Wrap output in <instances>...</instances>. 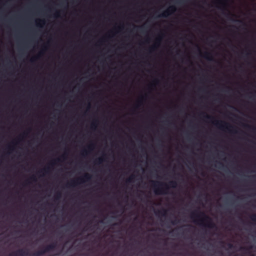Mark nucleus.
Instances as JSON below:
<instances>
[{
    "label": "nucleus",
    "mask_w": 256,
    "mask_h": 256,
    "mask_svg": "<svg viewBox=\"0 0 256 256\" xmlns=\"http://www.w3.org/2000/svg\"><path fill=\"white\" fill-rule=\"evenodd\" d=\"M128 122H129V125L130 124V119L129 118V121H128ZM130 130V129L129 128V130Z\"/></svg>",
    "instance_id": "nucleus-44"
},
{
    "label": "nucleus",
    "mask_w": 256,
    "mask_h": 256,
    "mask_svg": "<svg viewBox=\"0 0 256 256\" xmlns=\"http://www.w3.org/2000/svg\"><path fill=\"white\" fill-rule=\"evenodd\" d=\"M144 26H140L138 28V29L142 32H143Z\"/></svg>",
    "instance_id": "nucleus-26"
},
{
    "label": "nucleus",
    "mask_w": 256,
    "mask_h": 256,
    "mask_svg": "<svg viewBox=\"0 0 256 256\" xmlns=\"http://www.w3.org/2000/svg\"><path fill=\"white\" fill-rule=\"evenodd\" d=\"M180 222V220H177V219H176L174 220H172L171 222V223L173 224V225H175V224H178V223H179Z\"/></svg>",
    "instance_id": "nucleus-20"
},
{
    "label": "nucleus",
    "mask_w": 256,
    "mask_h": 256,
    "mask_svg": "<svg viewBox=\"0 0 256 256\" xmlns=\"http://www.w3.org/2000/svg\"><path fill=\"white\" fill-rule=\"evenodd\" d=\"M29 256V252L26 249L20 248L10 253L9 256Z\"/></svg>",
    "instance_id": "nucleus-6"
},
{
    "label": "nucleus",
    "mask_w": 256,
    "mask_h": 256,
    "mask_svg": "<svg viewBox=\"0 0 256 256\" xmlns=\"http://www.w3.org/2000/svg\"><path fill=\"white\" fill-rule=\"evenodd\" d=\"M124 64H128V0H124Z\"/></svg>",
    "instance_id": "nucleus-3"
},
{
    "label": "nucleus",
    "mask_w": 256,
    "mask_h": 256,
    "mask_svg": "<svg viewBox=\"0 0 256 256\" xmlns=\"http://www.w3.org/2000/svg\"><path fill=\"white\" fill-rule=\"evenodd\" d=\"M49 170H50V168L47 167V168H45L43 170H40V172H42V171H44L46 172H48Z\"/></svg>",
    "instance_id": "nucleus-23"
},
{
    "label": "nucleus",
    "mask_w": 256,
    "mask_h": 256,
    "mask_svg": "<svg viewBox=\"0 0 256 256\" xmlns=\"http://www.w3.org/2000/svg\"><path fill=\"white\" fill-rule=\"evenodd\" d=\"M60 160V158H58L56 160H54V162H56V161L59 162Z\"/></svg>",
    "instance_id": "nucleus-39"
},
{
    "label": "nucleus",
    "mask_w": 256,
    "mask_h": 256,
    "mask_svg": "<svg viewBox=\"0 0 256 256\" xmlns=\"http://www.w3.org/2000/svg\"><path fill=\"white\" fill-rule=\"evenodd\" d=\"M130 26V23L129 22V26ZM130 32V30L129 29V33ZM130 46V42H129V46ZM130 52H129V54ZM129 58H130V56H129ZM130 59V58H129ZM130 61V60H129V62ZM130 71V68H129V72ZM130 74H129V76ZM130 78L129 77V98H128V100H129V104H130ZM130 110V108H129V110ZM130 114L129 113V115Z\"/></svg>",
    "instance_id": "nucleus-13"
},
{
    "label": "nucleus",
    "mask_w": 256,
    "mask_h": 256,
    "mask_svg": "<svg viewBox=\"0 0 256 256\" xmlns=\"http://www.w3.org/2000/svg\"><path fill=\"white\" fill-rule=\"evenodd\" d=\"M38 22H39L37 23V26H41L40 24H44V20H38Z\"/></svg>",
    "instance_id": "nucleus-21"
},
{
    "label": "nucleus",
    "mask_w": 256,
    "mask_h": 256,
    "mask_svg": "<svg viewBox=\"0 0 256 256\" xmlns=\"http://www.w3.org/2000/svg\"><path fill=\"white\" fill-rule=\"evenodd\" d=\"M30 179L32 180L33 181H36V180L34 176H32L31 178H30Z\"/></svg>",
    "instance_id": "nucleus-27"
},
{
    "label": "nucleus",
    "mask_w": 256,
    "mask_h": 256,
    "mask_svg": "<svg viewBox=\"0 0 256 256\" xmlns=\"http://www.w3.org/2000/svg\"><path fill=\"white\" fill-rule=\"evenodd\" d=\"M238 22H242V21H240V20H238Z\"/></svg>",
    "instance_id": "nucleus-51"
},
{
    "label": "nucleus",
    "mask_w": 256,
    "mask_h": 256,
    "mask_svg": "<svg viewBox=\"0 0 256 256\" xmlns=\"http://www.w3.org/2000/svg\"><path fill=\"white\" fill-rule=\"evenodd\" d=\"M128 154H129V155L130 154V152L128 153Z\"/></svg>",
    "instance_id": "nucleus-53"
},
{
    "label": "nucleus",
    "mask_w": 256,
    "mask_h": 256,
    "mask_svg": "<svg viewBox=\"0 0 256 256\" xmlns=\"http://www.w3.org/2000/svg\"><path fill=\"white\" fill-rule=\"evenodd\" d=\"M147 96V95L146 94H144V95H142L138 101V104H137V106L138 107H139L142 105H143V103H144V100H146V98Z\"/></svg>",
    "instance_id": "nucleus-10"
},
{
    "label": "nucleus",
    "mask_w": 256,
    "mask_h": 256,
    "mask_svg": "<svg viewBox=\"0 0 256 256\" xmlns=\"http://www.w3.org/2000/svg\"><path fill=\"white\" fill-rule=\"evenodd\" d=\"M250 220L255 222H256V214H252L250 216Z\"/></svg>",
    "instance_id": "nucleus-18"
},
{
    "label": "nucleus",
    "mask_w": 256,
    "mask_h": 256,
    "mask_svg": "<svg viewBox=\"0 0 256 256\" xmlns=\"http://www.w3.org/2000/svg\"><path fill=\"white\" fill-rule=\"evenodd\" d=\"M128 14H129V15L130 14V12L128 13Z\"/></svg>",
    "instance_id": "nucleus-52"
},
{
    "label": "nucleus",
    "mask_w": 256,
    "mask_h": 256,
    "mask_svg": "<svg viewBox=\"0 0 256 256\" xmlns=\"http://www.w3.org/2000/svg\"><path fill=\"white\" fill-rule=\"evenodd\" d=\"M128 242L125 240V254L126 256L127 251L128 250Z\"/></svg>",
    "instance_id": "nucleus-17"
},
{
    "label": "nucleus",
    "mask_w": 256,
    "mask_h": 256,
    "mask_svg": "<svg viewBox=\"0 0 256 256\" xmlns=\"http://www.w3.org/2000/svg\"><path fill=\"white\" fill-rule=\"evenodd\" d=\"M176 10V8L174 6H170L166 10H165L159 16L162 18H166L170 14H172Z\"/></svg>",
    "instance_id": "nucleus-7"
},
{
    "label": "nucleus",
    "mask_w": 256,
    "mask_h": 256,
    "mask_svg": "<svg viewBox=\"0 0 256 256\" xmlns=\"http://www.w3.org/2000/svg\"><path fill=\"white\" fill-rule=\"evenodd\" d=\"M230 15V13L226 14V16H229Z\"/></svg>",
    "instance_id": "nucleus-43"
},
{
    "label": "nucleus",
    "mask_w": 256,
    "mask_h": 256,
    "mask_svg": "<svg viewBox=\"0 0 256 256\" xmlns=\"http://www.w3.org/2000/svg\"><path fill=\"white\" fill-rule=\"evenodd\" d=\"M104 40V38H102V40H100V42H102V40Z\"/></svg>",
    "instance_id": "nucleus-40"
},
{
    "label": "nucleus",
    "mask_w": 256,
    "mask_h": 256,
    "mask_svg": "<svg viewBox=\"0 0 256 256\" xmlns=\"http://www.w3.org/2000/svg\"><path fill=\"white\" fill-rule=\"evenodd\" d=\"M87 154V152L86 150H84L82 152V154Z\"/></svg>",
    "instance_id": "nucleus-31"
},
{
    "label": "nucleus",
    "mask_w": 256,
    "mask_h": 256,
    "mask_svg": "<svg viewBox=\"0 0 256 256\" xmlns=\"http://www.w3.org/2000/svg\"><path fill=\"white\" fill-rule=\"evenodd\" d=\"M8 148L9 149H10V146H8Z\"/></svg>",
    "instance_id": "nucleus-47"
},
{
    "label": "nucleus",
    "mask_w": 256,
    "mask_h": 256,
    "mask_svg": "<svg viewBox=\"0 0 256 256\" xmlns=\"http://www.w3.org/2000/svg\"><path fill=\"white\" fill-rule=\"evenodd\" d=\"M94 146V144H90V146H88V148L90 150H92Z\"/></svg>",
    "instance_id": "nucleus-25"
},
{
    "label": "nucleus",
    "mask_w": 256,
    "mask_h": 256,
    "mask_svg": "<svg viewBox=\"0 0 256 256\" xmlns=\"http://www.w3.org/2000/svg\"><path fill=\"white\" fill-rule=\"evenodd\" d=\"M157 48V46H156V44H154L152 46H151L150 48V52H152V51H154V50H156V48Z\"/></svg>",
    "instance_id": "nucleus-22"
},
{
    "label": "nucleus",
    "mask_w": 256,
    "mask_h": 256,
    "mask_svg": "<svg viewBox=\"0 0 256 256\" xmlns=\"http://www.w3.org/2000/svg\"><path fill=\"white\" fill-rule=\"evenodd\" d=\"M128 180H129V182H130V180H131V176L129 175V178H128Z\"/></svg>",
    "instance_id": "nucleus-36"
},
{
    "label": "nucleus",
    "mask_w": 256,
    "mask_h": 256,
    "mask_svg": "<svg viewBox=\"0 0 256 256\" xmlns=\"http://www.w3.org/2000/svg\"><path fill=\"white\" fill-rule=\"evenodd\" d=\"M214 124L216 126H218L221 130H226L230 132L235 134L237 133L236 130H230V128H234V127L227 122L222 121L216 120Z\"/></svg>",
    "instance_id": "nucleus-4"
},
{
    "label": "nucleus",
    "mask_w": 256,
    "mask_h": 256,
    "mask_svg": "<svg viewBox=\"0 0 256 256\" xmlns=\"http://www.w3.org/2000/svg\"><path fill=\"white\" fill-rule=\"evenodd\" d=\"M106 154H103L101 157L98 158L95 160L96 164H100L103 162H106Z\"/></svg>",
    "instance_id": "nucleus-9"
},
{
    "label": "nucleus",
    "mask_w": 256,
    "mask_h": 256,
    "mask_svg": "<svg viewBox=\"0 0 256 256\" xmlns=\"http://www.w3.org/2000/svg\"><path fill=\"white\" fill-rule=\"evenodd\" d=\"M58 14H59V12H56V17L58 16H58Z\"/></svg>",
    "instance_id": "nucleus-34"
},
{
    "label": "nucleus",
    "mask_w": 256,
    "mask_h": 256,
    "mask_svg": "<svg viewBox=\"0 0 256 256\" xmlns=\"http://www.w3.org/2000/svg\"><path fill=\"white\" fill-rule=\"evenodd\" d=\"M219 164H220V166H223V164H222L221 162H219Z\"/></svg>",
    "instance_id": "nucleus-45"
},
{
    "label": "nucleus",
    "mask_w": 256,
    "mask_h": 256,
    "mask_svg": "<svg viewBox=\"0 0 256 256\" xmlns=\"http://www.w3.org/2000/svg\"><path fill=\"white\" fill-rule=\"evenodd\" d=\"M127 224H126V235L128 233V229H127Z\"/></svg>",
    "instance_id": "nucleus-28"
},
{
    "label": "nucleus",
    "mask_w": 256,
    "mask_h": 256,
    "mask_svg": "<svg viewBox=\"0 0 256 256\" xmlns=\"http://www.w3.org/2000/svg\"><path fill=\"white\" fill-rule=\"evenodd\" d=\"M130 229V226L129 225V230ZM130 240H132L131 239V238H130V232H129V239H128V240L130 241Z\"/></svg>",
    "instance_id": "nucleus-30"
},
{
    "label": "nucleus",
    "mask_w": 256,
    "mask_h": 256,
    "mask_svg": "<svg viewBox=\"0 0 256 256\" xmlns=\"http://www.w3.org/2000/svg\"><path fill=\"white\" fill-rule=\"evenodd\" d=\"M246 126L250 128H252L253 130H255L256 131V128H254V127H252L251 126H249V125H246Z\"/></svg>",
    "instance_id": "nucleus-24"
},
{
    "label": "nucleus",
    "mask_w": 256,
    "mask_h": 256,
    "mask_svg": "<svg viewBox=\"0 0 256 256\" xmlns=\"http://www.w3.org/2000/svg\"><path fill=\"white\" fill-rule=\"evenodd\" d=\"M44 254V252L43 250L37 251L36 252L34 253L32 256H42Z\"/></svg>",
    "instance_id": "nucleus-14"
},
{
    "label": "nucleus",
    "mask_w": 256,
    "mask_h": 256,
    "mask_svg": "<svg viewBox=\"0 0 256 256\" xmlns=\"http://www.w3.org/2000/svg\"><path fill=\"white\" fill-rule=\"evenodd\" d=\"M90 175L86 173L82 177L76 180H72L68 184V185L71 186H75L80 183H83L86 181L90 180Z\"/></svg>",
    "instance_id": "nucleus-5"
},
{
    "label": "nucleus",
    "mask_w": 256,
    "mask_h": 256,
    "mask_svg": "<svg viewBox=\"0 0 256 256\" xmlns=\"http://www.w3.org/2000/svg\"><path fill=\"white\" fill-rule=\"evenodd\" d=\"M200 115L206 118L208 120H212L214 118L213 117L205 114L204 112H202L200 114Z\"/></svg>",
    "instance_id": "nucleus-15"
},
{
    "label": "nucleus",
    "mask_w": 256,
    "mask_h": 256,
    "mask_svg": "<svg viewBox=\"0 0 256 256\" xmlns=\"http://www.w3.org/2000/svg\"><path fill=\"white\" fill-rule=\"evenodd\" d=\"M35 60H36V58H32L30 60L32 62H33Z\"/></svg>",
    "instance_id": "nucleus-33"
},
{
    "label": "nucleus",
    "mask_w": 256,
    "mask_h": 256,
    "mask_svg": "<svg viewBox=\"0 0 256 256\" xmlns=\"http://www.w3.org/2000/svg\"><path fill=\"white\" fill-rule=\"evenodd\" d=\"M204 58H206V60L212 61L214 60L213 57L212 56V54L210 52H206L204 56H202Z\"/></svg>",
    "instance_id": "nucleus-11"
},
{
    "label": "nucleus",
    "mask_w": 256,
    "mask_h": 256,
    "mask_svg": "<svg viewBox=\"0 0 256 256\" xmlns=\"http://www.w3.org/2000/svg\"><path fill=\"white\" fill-rule=\"evenodd\" d=\"M190 218L194 222L200 224L210 228L216 227V224L212 222V218L207 216L204 212L200 210H195L192 212Z\"/></svg>",
    "instance_id": "nucleus-1"
},
{
    "label": "nucleus",
    "mask_w": 256,
    "mask_h": 256,
    "mask_svg": "<svg viewBox=\"0 0 256 256\" xmlns=\"http://www.w3.org/2000/svg\"><path fill=\"white\" fill-rule=\"evenodd\" d=\"M198 51L200 52V54H202V53H201L200 50V48H199V47H198Z\"/></svg>",
    "instance_id": "nucleus-37"
},
{
    "label": "nucleus",
    "mask_w": 256,
    "mask_h": 256,
    "mask_svg": "<svg viewBox=\"0 0 256 256\" xmlns=\"http://www.w3.org/2000/svg\"><path fill=\"white\" fill-rule=\"evenodd\" d=\"M228 246L229 248H231L233 247V245L232 244H228Z\"/></svg>",
    "instance_id": "nucleus-29"
},
{
    "label": "nucleus",
    "mask_w": 256,
    "mask_h": 256,
    "mask_svg": "<svg viewBox=\"0 0 256 256\" xmlns=\"http://www.w3.org/2000/svg\"><path fill=\"white\" fill-rule=\"evenodd\" d=\"M128 190H129V194H130V190H131V188H130V186H129Z\"/></svg>",
    "instance_id": "nucleus-42"
},
{
    "label": "nucleus",
    "mask_w": 256,
    "mask_h": 256,
    "mask_svg": "<svg viewBox=\"0 0 256 256\" xmlns=\"http://www.w3.org/2000/svg\"><path fill=\"white\" fill-rule=\"evenodd\" d=\"M130 208V206L129 205V208ZM128 214H129V218L130 217V212L129 211V212H128ZM130 221V219L129 218V222Z\"/></svg>",
    "instance_id": "nucleus-35"
},
{
    "label": "nucleus",
    "mask_w": 256,
    "mask_h": 256,
    "mask_svg": "<svg viewBox=\"0 0 256 256\" xmlns=\"http://www.w3.org/2000/svg\"><path fill=\"white\" fill-rule=\"evenodd\" d=\"M157 40H158V42H160V39L158 38V39H157Z\"/></svg>",
    "instance_id": "nucleus-48"
},
{
    "label": "nucleus",
    "mask_w": 256,
    "mask_h": 256,
    "mask_svg": "<svg viewBox=\"0 0 256 256\" xmlns=\"http://www.w3.org/2000/svg\"><path fill=\"white\" fill-rule=\"evenodd\" d=\"M152 182V187L156 194H167L170 188H176L178 186V182L175 180H171L168 184L154 181Z\"/></svg>",
    "instance_id": "nucleus-2"
},
{
    "label": "nucleus",
    "mask_w": 256,
    "mask_h": 256,
    "mask_svg": "<svg viewBox=\"0 0 256 256\" xmlns=\"http://www.w3.org/2000/svg\"><path fill=\"white\" fill-rule=\"evenodd\" d=\"M128 142H129V144H130V142H131V140H130V136H129V140H128Z\"/></svg>",
    "instance_id": "nucleus-38"
},
{
    "label": "nucleus",
    "mask_w": 256,
    "mask_h": 256,
    "mask_svg": "<svg viewBox=\"0 0 256 256\" xmlns=\"http://www.w3.org/2000/svg\"><path fill=\"white\" fill-rule=\"evenodd\" d=\"M28 183H30V182H29V181H28V180H27V181L26 182V184H28Z\"/></svg>",
    "instance_id": "nucleus-46"
},
{
    "label": "nucleus",
    "mask_w": 256,
    "mask_h": 256,
    "mask_svg": "<svg viewBox=\"0 0 256 256\" xmlns=\"http://www.w3.org/2000/svg\"><path fill=\"white\" fill-rule=\"evenodd\" d=\"M56 247V243H52L47 246H46L44 249H43V250L44 252V254L50 252L51 250H54Z\"/></svg>",
    "instance_id": "nucleus-8"
},
{
    "label": "nucleus",
    "mask_w": 256,
    "mask_h": 256,
    "mask_svg": "<svg viewBox=\"0 0 256 256\" xmlns=\"http://www.w3.org/2000/svg\"><path fill=\"white\" fill-rule=\"evenodd\" d=\"M61 197V193L60 192H56V196H55V200H59Z\"/></svg>",
    "instance_id": "nucleus-19"
},
{
    "label": "nucleus",
    "mask_w": 256,
    "mask_h": 256,
    "mask_svg": "<svg viewBox=\"0 0 256 256\" xmlns=\"http://www.w3.org/2000/svg\"><path fill=\"white\" fill-rule=\"evenodd\" d=\"M97 123H98L97 120H96L92 122V125H91V128L92 130H95L96 128V126H97Z\"/></svg>",
    "instance_id": "nucleus-16"
},
{
    "label": "nucleus",
    "mask_w": 256,
    "mask_h": 256,
    "mask_svg": "<svg viewBox=\"0 0 256 256\" xmlns=\"http://www.w3.org/2000/svg\"><path fill=\"white\" fill-rule=\"evenodd\" d=\"M132 162V161H130V160H129V163H128L129 167H130V162Z\"/></svg>",
    "instance_id": "nucleus-41"
},
{
    "label": "nucleus",
    "mask_w": 256,
    "mask_h": 256,
    "mask_svg": "<svg viewBox=\"0 0 256 256\" xmlns=\"http://www.w3.org/2000/svg\"><path fill=\"white\" fill-rule=\"evenodd\" d=\"M167 210L165 209H162L161 210H158L157 212H156V214H160L162 216H166V215Z\"/></svg>",
    "instance_id": "nucleus-12"
},
{
    "label": "nucleus",
    "mask_w": 256,
    "mask_h": 256,
    "mask_svg": "<svg viewBox=\"0 0 256 256\" xmlns=\"http://www.w3.org/2000/svg\"><path fill=\"white\" fill-rule=\"evenodd\" d=\"M112 31H111V32H110V33H109L108 35V38H112V36L110 34V33H112Z\"/></svg>",
    "instance_id": "nucleus-32"
},
{
    "label": "nucleus",
    "mask_w": 256,
    "mask_h": 256,
    "mask_svg": "<svg viewBox=\"0 0 256 256\" xmlns=\"http://www.w3.org/2000/svg\"><path fill=\"white\" fill-rule=\"evenodd\" d=\"M252 248V246H250V247L249 248H250V249H251Z\"/></svg>",
    "instance_id": "nucleus-50"
},
{
    "label": "nucleus",
    "mask_w": 256,
    "mask_h": 256,
    "mask_svg": "<svg viewBox=\"0 0 256 256\" xmlns=\"http://www.w3.org/2000/svg\"><path fill=\"white\" fill-rule=\"evenodd\" d=\"M155 82H158V80H155Z\"/></svg>",
    "instance_id": "nucleus-49"
}]
</instances>
